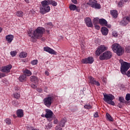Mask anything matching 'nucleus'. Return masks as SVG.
Listing matches in <instances>:
<instances>
[{"label": "nucleus", "mask_w": 130, "mask_h": 130, "mask_svg": "<svg viewBox=\"0 0 130 130\" xmlns=\"http://www.w3.org/2000/svg\"><path fill=\"white\" fill-rule=\"evenodd\" d=\"M66 122H67V121H66V119H62L60 122V126L63 127V126H64V124H66Z\"/></svg>", "instance_id": "29"}, {"label": "nucleus", "mask_w": 130, "mask_h": 130, "mask_svg": "<svg viewBox=\"0 0 130 130\" xmlns=\"http://www.w3.org/2000/svg\"><path fill=\"white\" fill-rule=\"evenodd\" d=\"M112 57V52L110 51H106L100 56L101 60L110 59Z\"/></svg>", "instance_id": "6"}, {"label": "nucleus", "mask_w": 130, "mask_h": 130, "mask_svg": "<svg viewBox=\"0 0 130 130\" xmlns=\"http://www.w3.org/2000/svg\"><path fill=\"white\" fill-rule=\"evenodd\" d=\"M6 40L8 43H11L14 40V36L12 35H8L6 37Z\"/></svg>", "instance_id": "18"}, {"label": "nucleus", "mask_w": 130, "mask_h": 130, "mask_svg": "<svg viewBox=\"0 0 130 130\" xmlns=\"http://www.w3.org/2000/svg\"><path fill=\"white\" fill-rule=\"evenodd\" d=\"M44 32H45L44 28L39 27L32 32L34 36L31 35V31L28 32V36L31 38L30 40L32 42H36V39H40Z\"/></svg>", "instance_id": "1"}, {"label": "nucleus", "mask_w": 130, "mask_h": 130, "mask_svg": "<svg viewBox=\"0 0 130 130\" xmlns=\"http://www.w3.org/2000/svg\"><path fill=\"white\" fill-rule=\"evenodd\" d=\"M44 51H46L47 52H48L49 53H50L51 54H54V55H56L57 54V53L55 52L53 49L48 47H45L44 48Z\"/></svg>", "instance_id": "13"}, {"label": "nucleus", "mask_w": 130, "mask_h": 130, "mask_svg": "<svg viewBox=\"0 0 130 130\" xmlns=\"http://www.w3.org/2000/svg\"><path fill=\"white\" fill-rule=\"evenodd\" d=\"M45 74L46 76H49V72H48V71H46Z\"/></svg>", "instance_id": "51"}, {"label": "nucleus", "mask_w": 130, "mask_h": 130, "mask_svg": "<svg viewBox=\"0 0 130 130\" xmlns=\"http://www.w3.org/2000/svg\"><path fill=\"white\" fill-rule=\"evenodd\" d=\"M26 75H22L19 77V81L20 82H24V81H26Z\"/></svg>", "instance_id": "25"}, {"label": "nucleus", "mask_w": 130, "mask_h": 130, "mask_svg": "<svg viewBox=\"0 0 130 130\" xmlns=\"http://www.w3.org/2000/svg\"><path fill=\"white\" fill-rule=\"evenodd\" d=\"M14 97L15 98V99H19L20 98V94L16 92L14 93Z\"/></svg>", "instance_id": "32"}, {"label": "nucleus", "mask_w": 130, "mask_h": 130, "mask_svg": "<svg viewBox=\"0 0 130 130\" xmlns=\"http://www.w3.org/2000/svg\"><path fill=\"white\" fill-rule=\"evenodd\" d=\"M4 77H6V74L3 73H0V79L4 78Z\"/></svg>", "instance_id": "42"}, {"label": "nucleus", "mask_w": 130, "mask_h": 130, "mask_svg": "<svg viewBox=\"0 0 130 130\" xmlns=\"http://www.w3.org/2000/svg\"><path fill=\"white\" fill-rule=\"evenodd\" d=\"M87 4L88 6L91 7V8H93V9H98V10L101 9L100 4H98L97 1L95 0H90Z\"/></svg>", "instance_id": "8"}, {"label": "nucleus", "mask_w": 130, "mask_h": 130, "mask_svg": "<svg viewBox=\"0 0 130 130\" xmlns=\"http://www.w3.org/2000/svg\"><path fill=\"white\" fill-rule=\"evenodd\" d=\"M110 13L113 18H117V11L116 10H111Z\"/></svg>", "instance_id": "23"}, {"label": "nucleus", "mask_w": 130, "mask_h": 130, "mask_svg": "<svg viewBox=\"0 0 130 130\" xmlns=\"http://www.w3.org/2000/svg\"><path fill=\"white\" fill-rule=\"evenodd\" d=\"M41 4L42 5L40 8V13L41 14L44 15V14H46V13H48L50 11V7L46 0L41 2Z\"/></svg>", "instance_id": "3"}, {"label": "nucleus", "mask_w": 130, "mask_h": 130, "mask_svg": "<svg viewBox=\"0 0 130 130\" xmlns=\"http://www.w3.org/2000/svg\"><path fill=\"white\" fill-rule=\"evenodd\" d=\"M13 117H14V118H16V115H13Z\"/></svg>", "instance_id": "57"}, {"label": "nucleus", "mask_w": 130, "mask_h": 130, "mask_svg": "<svg viewBox=\"0 0 130 130\" xmlns=\"http://www.w3.org/2000/svg\"><path fill=\"white\" fill-rule=\"evenodd\" d=\"M99 23V18L96 17L93 19V24L94 25H96Z\"/></svg>", "instance_id": "31"}, {"label": "nucleus", "mask_w": 130, "mask_h": 130, "mask_svg": "<svg viewBox=\"0 0 130 130\" xmlns=\"http://www.w3.org/2000/svg\"><path fill=\"white\" fill-rule=\"evenodd\" d=\"M71 1L73 4H75V5H77V4H78V1H77V0H71Z\"/></svg>", "instance_id": "47"}, {"label": "nucleus", "mask_w": 130, "mask_h": 130, "mask_svg": "<svg viewBox=\"0 0 130 130\" xmlns=\"http://www.w3.org/2000/svg\"><path fill=\"white\" fill-rule=\"evenodd\" d=\"M2 31H3V28L0 27V33H2Z\"/></svg>", "instance_id": "56"}, {"label": "nucleus", "mask_w": 130, "mask_h": 130, "mask_svg": "<svg viewBox=\"0 0 130 130\" xmlns=\"http://www.w3.org/2000/svg\"><path fill=\"white\" fill-rule=\"evenodd\" d=\"M108 47L106 46L105 45H101L98 47V49L95 51L96 55H100L102 52L108 50Z\"/></svg>", "instance_id": "9"}, {"label": "nucleus", "mask_w": 130, "mask_h": 130, "mask_svg": "<svg viewBox=\"0 0 130 130\" xmlns=\"http://www.w3.org/2000/svg\"><path fill=\"white\" fill-rule=\"evenodd\" d=\"M99 23L102 26H105V25L107 24V21L103 18H102L99 19Z\"/></svg>", "instance_id": "22"}, {"label": "nucleus", "mask_w": 130, "mask_h": 130, "mask_svg": "<svg viewBox=\"0 0 130 130\" xmlns=\"http://www.w3.org/2000/svg\"><path fill=\"white\" fill-rule=\"evenodd\" d=\"M12 104L13 105H14V106H18V105H19V103H18L17 101H12Z\"/></svg>", "instance_id": "37"}, {"label": "nucleus", "mask_w": 130, "mask_h": 130, "mask_svg": "<svg viewBox=\"0 0 130 130\" xmlns=\"http://www.w3.org/2000/svg\"><path fill=\"white\" fill-rule=\"evenodd\" d=\"M118 36V34H117V31L115 30H113L112 36H113V37H117Z\"/></svg>", "instance_id": "34"}, {"label": "nucleus", "mask_w": 130, "mask_h": 130, "mask_svg": "<svg viewBox=\"0 0 130 130\" xmlns=\"http://www.w3.org/2000/svg\"><path fill=\"white\" fill-rule=\"evenodd\" d=\"M31 88H33V89H35L37 88V86L34 84H32L31 85Z\"/></svg>", "instance_id": "48"}, {"label": "nucleus", "mask_w": 130, "mask_h": 130, "mask_svg": "<svg viewBox=\"0 0 130 130\" xmlns=\"http://www.w3.org/2000/svg\"><path fill=\"white\" fill-rule=\"evenodd\" d=\"M126 51L127 52L129 53L130 52V46H127L126 48Z\"/></svg>", "instance_id": "46"}, {"label": "nucleus", "mask_w": 130, "mask_h": 130, "mask_svg": "<svg viewBox=\"0 0 130 130\" xmlns=\"http://www.w3.org/2000/svg\"><path fill=\"white\" fill-rule=\"evenodd\" d=\"M119 101H120V102H121V103H123L124 102V99L123 98V97H119Z\"/></svg>", "instance_id": "40"}, {"label": "nucleus", "mask_w": 130, "mask_h": 130, "mask_svg": "<svg viewBox=\"0 0 130 130\" xmlns=\"http://www.w3.org/2000/svg\"><path fill=\"white\" fill-rule=\"evenodd\" d=\"M84 108H85V109H91L92 106H91L90 104L85 105L84 106Z\"/></svg>", "instance_id": "33"}, {"label": "nucleus", "mask_w": 130, "mask_h": 130, "mask_svg": "<svg viewBox=\"0 0 130 130\" xmlns=\"http://www.w3.org/2000/svg\"><path fill=\"white\" fill-rule=\"evenodd\" d=\"M104 100L105 102H106L107 103H108V104L113 105V106H114L115 105V103H114V102L113 101V100H114L115 98L113 95L111 94H104Z\"/></svg>", "instance_id": "5"}, {"label": "nucleus", "mask_w": 130, "mask_h": 130, "mask_svg": "<svg viewBox=\"0 0 130 130\" xmlns=\"http://www.w3.org/2000/svg\"><path fill=\"white\" fill-rule=\"evenodd\" d=\"M94 27L96 30H100V26L97 24H94Z\"/></svg>", "instance_id": "43"}, {"label": "nucleus", "mask_w": 130, "mask_h": 130, "mask_svg": "<svg viewBox=\"0 0 130 130\" xmlns=\"http://www.w3.org/2000/svg\"><path fill=\"white\" fill-rule=\"evenodd\" d=\"M30 81L33 82L34 83H38V78L36 77V76H31L30 77Z\"/></svg>", "instance_id": "24"}, {"label": "nucleus", "mask_w": 130, "mask_h": 130, "mask_svg": "<svg viewBox=\"0 0 130 130\" xmlns=\"http://www.w3.org/2000/svg\"><path fill=\"white\" fill-rule=\"evenodd\" d=\"M20 58H24V57H27V53L26 52H21L19 55Z\"/></svg>", "instance_id": "26"}, {"label": "nucleus", "mask_w": 130, "mask_h": 130, "mask_svg": "<svg viewBox=\"0 0 130 130\" xmlns=\"http://www.w3.org/2000/svg\"><path fill=\"white\" fill-rule=\"evenodd\" d=\"M47 33H49V30H47Z\"/></svg>", "instance_id": "58"}, {"label": "nucleus", "mask_w": 130, "mask_h": 130, "mask_svg": "<svg viewBox=\"0 0 130 130\" xmlns=\"http://www.w3.org/2000/svg\"><path fill=\"white\" fill-rule=\"evenodd\" d=\"M94 117H99V115L98 114V112H96L94 115H93Z\"/></svg>", "instance_id": "44"}, {"label": "nucleus", "mask_w": 130, "mask_h": 130, "mask_svg": "<svg viewBox=\"0 0 130 130\" xmlns=\"http://www.w3.org/2000/svg\"><path fill=\"white\" fill-rule=\"evenodd\" d=\"M128 22H130V17H124L123 20L120 22V25L121 26H126V24H128Z\"/></svg>", "instance_id": "12"}, {"label": "nucleus", "mask_w": 130, "mask_h": 130, "mask_svg": "<svg viewBox=\"0 0 130 130\" xmlns=\"http://www.w3.org/2000/svg\"><path fill=\"white\" fill-rule=\"evenodd\" d=\"M16 15L17 17H23L24 13L22 11H18L16 12Z\"/></svg>", "instance_id": "28"}, {"label": "nucleus", "mask_w": 130, "mask_h": 130, "mask_svg": "<svg viewBox=\"0 0 130 130\" xmlns=\"http://www.w3.org/2000/svg\"><path fill=\"white\" fill-rule=\"evenodd\" d=\"M57 120H54V123H55V124H56V123H57Z\"/></svg>", "instance_id": "54"}, {"label": "nucleus", "mask_w": 130, "mask_h": 130, "mask_svg": "<svg viewBox=\"0 0 130 130\" xmlns=\"http://www.w3.org/2000/svg\"><path fill=\"white\" fill-rule=\"evenodd\" d=\"M105 26H106V27H107V28H111V25H110V24H108L107 23L106 25H105Z\"/></svg>", "instance_id": "49"}, {"label": "nucleus", "mask_w": 130, "mask_h": 130, "mask_svg": "<svg viewBox=\"0 0 130 130\" xmlns=\"http://www.w3.org/2000/svg\"><path fill=\"white\" fill-rule=\"evenodd\" d=\"M89 79L90 80V83H91V84H92L93 85H95V86H100V83H99V82L95 80V79L93 77H90Z\"/></svg>", "instance_id": "16"}, {"label": "nucleus", "mask_w": 130, "mask_h": 130, "mask_svg": "<svg viewBox=\"0 0 130 130\" xmlns=\"http://www.w3.org/2000/svg\"><path fill=\"white\" fill-rule=\"evenodd\" d=\"M16 114L18 117H23V116H24V111H23L22 109H19L17 111Z\"/></svg>", "instance_id": "19"}, {"label": "nucleus", "mask_w": 130, "mask_h": 130, "mask_svg": "<svg viewBox=\"0 0 130 130\" xmlns=\"http://www.w3.org/2000/svg\"><path fill=\"white\" fill-rule=\"evenodd\" d=\"M48 5H52L53 7H56L57 6V3L54 1L52 0H46Z\"/></svg>", "instance_id": "21"}, {"label": "nucleus", "mask_w": 130, "mask_h": 130, "mask_svg": "<svg viewBox=\"0 0 130 130\" xmlns=\"http://www.w3.org/2000/svg\"><path fill=\"white\" fill-rule=\"evenodd\" d=\"M124 75H126V76L127 77H128V78L130 77V70L128 71L127 72V74L125 72V74Z\"/></svg>", "instance_id": "45"}, {"label": "nucleus", "mask_w": 130, "mask_h": 130, "mask_svg": "<svg viewBox=\"0 0 130 130\" xmlns=\"http://www.w3.org/2000/svg\"><path fill=\"white\" fill-rule=\"evenodd\" d=\"M45 111L46 112V114H45V117H46V118H50L51 117H52L53 115V112H52V111H51V110L47 109L45 110Z\"/></svg>", "instance_id": "14"}, {"label": "nucleus", "mask_w": 130, "mask_h": 130, "mask_svg": "<svg viewBox=\"0 0 130 130\" xmlns=\"http://www.w3.org/2000/svg\"><path fill=\"white\" fill-rule=\"evenodd\" d=\"M109 30L108 28L105 27H103L101 28V32L102 34H103V35H104V36H106V35H107V34H108V32H109Z\"/></svg>", "instance_id": "20"}, {"label": "nucleus", "mask_w": 130, "mask_h": 130, "mask_svg": "<svg viewBox=\"0 0 130 130\" xmlns=\"http://www.w3.org/2000/svg\"><path fill=\"white\" fill-rule=\"evenodd\" d=\"M47 25H49V26H52V23L51 22H49L47 23Z\"/></svg>", "instance_id": "52"}, {"label": "nucleus", "mask_w": 130, "mask_h": 130, "mask_svg": "<svg viewBox=\"0 0 130 130\" xmlns=\"http://www.w3.org/2000/svg\"><path fill=\"white\" fill-rule=\"evenodd\" d=\"M81 62L86 64L88 63H93V62H94V58H93V57H88L87 58L82 59V60H81Z\"/></svg>", "instance_id": "11"}, {"label": "nucleus", "mask_w": 130, "mask_h": 130, "mask_svg": "<svg viewBox=\"0 0 130 130\" xmlns=\"http://www.w3.org/2000/svg\"><path fill=\"white\" fill-rule=\"evenodd\" d=\"M111 48L113 51L115 52V53H116L117 55L118 56H121V55L123 54V53L124 52L123 48L117 43H114L112 45Z\"/></svg>", "instance_id": "2"}, {"label": "nucleus", "mask_w": 130, "mask_h": 130, "mask_svg": "<svg viewBox=\"0 0 130 130\" xmlns=\"http://www.w3.org/2000/svg\"><path fill=\"white\" fill-rule=\"evenodd\" d=\"M24 1L27 4H29V3H30V0H24Z\"/></svg>", "instance_id": "53"}, {"label": "nucleus", "mask_w": 130, "mask_h": 130, "mask_svg": "<svg viewBox=\"0 0 130 130\" xmlns=\"http://www.w3.org/2000/svg\"><path fill=\"white\" fill-rule=\"evenodd\" d=\"M5 122L6 123H7V124H11V119H6L5 120Z\"/></svg>", "instance_id": "41"}, {"label": "nucleus", "mask_w": 130, "mask_h": 130, "mask_svg": "<svg viewBox=\"0 0 130 130\" xmlns=\"http://www.w3.org/2000/svg\"><path fill=\"white\" fill-rule=\"evenodd\" d=\"M125 99L126 101H129L130 100V93H127L126 95Z\"/></svg>", "instance_id": "39"}, {"label": "nucleus", "mask_w": 130, "mask_h": 130, "mask_svg": "<svg viewBox=\"0 0 130 130\" xmlns=\"http://www.w3.org/2000/svg\"><path fill=\"white\" fill-rule=\"evenodd\" d=\"M24 73L26 74L28 77H29V76H31V75H32V72H31V71H30V70H29L27 69L24 70Z\"/></svg>", "instance_id": "27"}, {"label": "nucleus", "mask_w": 130, "mask_h": 130, "mask_svg": "<svg viewBox=\"0 0 130 130\" xmlns=\"http://www.w3.org/2000/svg\"><path fill=\"white\" fill-rule=\"evenodd\" d=\"M42 41H45V38H42Z\"/></svg>", "instance_id": "55"}, {"label": "nucleus", "mask_w": 130, "mask_h": 130, "mask_svg": "<svg viewBox=\"0 0 130 130\" xmlns=\"http://www.w3.org/2000/svg\"><path fill=\"white\" fill-rule=\"evenodd\" d=\"M11 55L14 57V56H16L17 55V52L16 51H13L10 52Z\"/></svg>", "instance_id": "35"}, {"label": "nucleus", "mask_w": 130, "mask_h": 130, "mask_svg": "<svg viewBox=\"0 0 130 130\" xmlns=\"http://www.w3.org/2000/svg\"><path fill=\"white\" fill-rule=\"evenodd\" d=\"M85 22L87 27H93V24H92V21H91V18L87 17L85 19Z\"/></svg>", "instance_id": "17"}, {"label": "nucleus", "mask_w": 130, "mask_h": 130, "mask_svg": "<svg viewBox=\"0 0 130 130\" xmlns=\"http://www.w3.org/2000/svg\"><path fill=\"white\" fill-rule=\"evenodd\" d=\"M38 62V61L37 60H34L31 61V63L33 66H36V64H37Z\"/></svg>", "instance_id": "38"}, {"label": "nucleus", "mask_w": 130, "mask_h": 130, "mask_svg": "<svg viewBox=\"0 0 130 130\" xmlns=\"http://www.w3.org/2000/svg\"><path fill=\"white\" fill-rule=\"evenodd\" d=\"M13 66L11 64H8L5 67H2L1 70L3 73H6V74H9L11 72Z\"/></svg>", "instance_id": "10"}, {"label": "nucleus", "mask_w": 130, "mask_h": 130, "mask_svg": "<svg viewBox=\"0 0 130 130\" xmlns=\"http://www.w3.org/2000/svg\"><path fill=\"white\" fill-rule=\"evenodd\" d=\"M53 101V96L50 95L49 94L48 95L47 97L45 98L43 100L44 104L47 106V107H50Z\"/></svg>", "instance_id": "7"}, {"label": "nucleus", "mask_w": 130, "mask_h": 130, "mask_svg": "<svg viewBox=\"0 0 130 130\" xmlns=\"http://www.w3.org/2000/svg\"><path fill=\"white\" fill-rule=\"evenodd\" d=\"M119 61L121 64V72L123 75H124L130 68V63L124 61L122 59H120Z\"/></svg>", "instance_id": "4"}, {"label": "nucleus", "mask_w": 130, "mask_h": 130, "mask_svg": "<svg viewBox=\"0 0 130 130\" xmlns=\"http://www.w3.org/2000/svg\"><path fill=\"white\" fill-rule=\"evenodd\" d=\"M106 117L109 121H113V119H112V117H111V116L109 115V113L106 114Z\"/></svg>", "instance_id": "30"}, {"label": "nucleus", "mask_w": 130, "mask_h": 130, "mask_svg": "<svg viewBox=\"0 0 130 130\" xmlns=\"http://www.w3.org/2000/svg\"><path fill=\"white\" fill-rule=\"evenodd\" d=\"M69 8L71 11H76V12H78V13H80V11H81L80 8L77 7V6L74 4H71L69 6Z\"/></svg>", "instance_id": "15"}, {"label": "nucleus", "mask_w": 130, "mask_h": 130, "mask_svg": "<svg viewBox=\"0 0 130 130\" xmlns=\"http://www.w3.org/2000/svg\"><path fill=\"white\" fill-rule=\"evenodd\" d=\"M124 3V1L123 0H121L120 2H119L118 4L119 7H122V6H123Z\"/></svg>", "instance_id": "36"}, {"label": "nucleus", "mask_w": 130, "mask_h": 130, "mask_svg": "<svg viewBox=\"0 0 130 130\" xmlns=\"http://www.w3.org/2000/svg\"><path fill=\"white\" fill-rule=\"evenodd\" d=\"M37 91H38V92H39V93H41V92H42V88H38Z\"/></svg>", "instance_id": "50"}]
</instances>
